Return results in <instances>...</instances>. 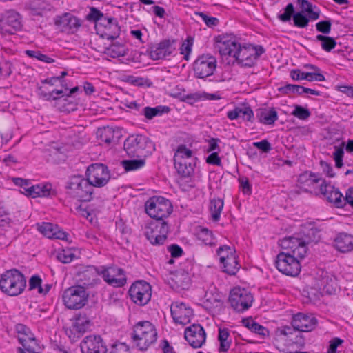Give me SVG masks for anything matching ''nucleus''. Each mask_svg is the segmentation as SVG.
Instances as JSON below:
<instances>
[{
	"label": "nucleus",
	"mask_w": 353,
	"mask_h": 353,
	"mask_svg": "<svg viewBox=\"0 0 353 353\" xmlns=\"http://www.w3.org/2000/svg\"><path fill=\"white\" fill-rule=\"evenodd\" d=\"M151 141L145 136L137 134L130 136L124 142V149L130 157H142L146 155Z\"/></svg>",
	"instance_id": "10"
},
{
	"label": "nucleus",
	"mask_w": 353,
	"mask_h": 353,
	"mask_svg": "<svg viewBox=\"0 0 353 353\" xmlns=\"http://www.w3.org/2000/svg\"><path fill=\"white\" fill-rule=\"evenodd\" d=\"M334 246L341 252H350L353 250V236L347 233H340L334 239Z\"/></svg>",
	"instance_id": "31"
},
{
	"label": "nucleus",
	"mask_w": 353,
	"mask_h": 353,
	"mask_svg": "<svg viewBox=\"0 0 353 353\" xmlns=\"http://www.w3.org/2000/svg\"><path fill=\"white\" fill-rule=\"evenodd\" d=\"M343 343V340L335 337L330 341V345L327 353H336L337 347Z\"/></svg>",
	"instance_id": "63"
},
{
	"label": "nucleus",
	"mask_w": 353,
	"mask_h": 353,
	"mask_svg": "<svg viewBox=\"0 0 353 353\" xmlns=\"http://www.w3.org/2000/svg\"><path fill=\"white\" fill-rule=\"evenodd\" d=\"M12 72V64L10 61L0 63V79L8 77Z\"/></svg>",
	"instance_id": "53"
},
{
	"label": "nucleus",
	"mask_w": 353,
	"mask_h": 353,
	"mask_svg": "<svg viewBox=\"0 0 353 353\" xmlns=\"http://www.w3.org/2000/svg\"><path fill=\"white\" fill-rule=\"evenodd\" d=\"M170 109L168 106L158 105L154 108L146 106L141 110V114L148 120H151L157 116L168 113Z\"/></svg>",
	"instance_id": "35"
},
{
	"label": "nucleus",
	"mask_w": 353,
	"mask_h": 353,
	"mask_svg": "<svg viewBox=\"0 0 353 353\" xmlns=\"http://www.w3.org/2000/svg\"><path fill=\"white\" fill-rule=\"evenodd\" d=\"M322 180L319 175L305 172L299 176L296 185L303 192L316 193Z\"/></svg>",
	"instance_id": "24"
},
{
	"label": "nucleus",
	"mask_w": 353,
	"mask_h": 353,
	"mask_svg": "<svg viewBox=\"0 0 353 353\" xmlns=\"http://www.w3.org/2000/svg\"><path fill=\"white\" fill-rule=\"evenodd\" d=\"M235 250L233 248L228 245L219 247L217 250V254L219 256L220 262L222 263L230 257V255H235Z\"/></svg>",
	"instance_id": "49"
},
{
	"label": "nucleus",
	"mask_w": 353,
	"mask_h": 353,
	"mask_svg": "<svg viewBox=\"0 0 353 353\" xmlns=\"http://www.w3.org/2000/svg\"><path fill=\"white\" fill-rule=\"evenodd\" d=\"M106 53L112 58H117L124 57L127 54V50L123 45L117 43L108 48Z\"/></svg>",
	"instance_id": "40"
},
{
	"label": "nucleus",
	"mask_w": 353,
	"mask_h": 353,
	"mask_svg": "<svg viewBox=\"0 0 353 353\" xmlns=\"http://www.w3.org/2000/svg\"><path fill=\"white\" fill-rule=\"evenodd\" d=\"M217 99H219V97H217L214 94H207L205 92H195L186 94L183 97V101L190 104L203 99L215 100Z\"/></svg>",
	"instance_id": "38"
},
{
	"label": "nucleus",
	"mask_w": 353,
	"mask_h": 353,
	"mask_svg": "<svg viewBox=\"0 0 353 353\" xmlns=\"http://www.w3.org/2000/svg\"><path fill=\"white\" fill-rule=\"evenodd\" d=\"M75 255L70 249H63L59 252L57 256V259L63 263H69L73 261Z\"/></svg>",
	"instance_id": "47"
},
{
	"label": "nucleus",
	"mask_w": 353,
	"mask_h": 353,
	"mask_svg": "<svg viewBox=\"0 0 353 353\" xmlns=\"http://www.w3.org/2000/svg\"><path fill=\"white\" fill-rule=\"evenodd\" d=\"M292 114L301 120H306L310 117L311 114L308 109L296 105H295Z\"/></svg>",
	"instance_id": "51"
},
{
	"label": "nucleus",
	"mask_w": 353,
	"mask_h": 353,
	"mask_svg": "<svg viewBox=\"0 0 353 353\" xmlns=\"http://www.w3.org/2000/svg\"><path fill=\"white\" fill-rule=\"evenodd\" d=\"M26 286L24 275L16 269L6 271L0 279V290L9 296L21 294Z\"/></svg>",
	"instance_id": "5"
},
{
	"label": "nucleus",
	"mask_w": 353,
	"mask_h": 353,
	"mask_svg": "<svg viewBox=\"0 0 353 353\" xmlns=\"http://www.w3.org/2000/svg\"><path fill=\"white\" fill-rule=\"evenodd\" d=\"M319 190L321 193L324 196L325 199L329 196H331L332 194H334V196H338V199L334 198V200L335 201H336V203L339 204L341 203L342 193L339 191L338 188H335L330 183H327L325 180H322L319 186Z\"/></svg>",
	"instance_id": "34"
},
{
	"label": "nucleus",
	"mask_w": 353,
	"mask_h": 353,
	"mask_svg": "<svg viewBox=\"0 0 353 353\" xmlns=\"http://www.w3.org/2000/svg\"><path fill=\"white\" fill-rule=\"evenodd\" d=\"M317 323V319L313 315L298 313L294 316L292 325L296 331L310 332L316 327Z\"/></svg>",
	"instance_id": "26"
},
{
	"label": "nucleus",
	"mask_w": 353,
	"mask_h": 353,
	"mask_svg": "<svg viewBox=\"0 0 353 353\" xmlns=\"http://www.w3.org/2000/svg\"><path fill=\"white\" fill-rule=\"evenodd\" d=\"M307 243L305 240L294 236L283 239L281 247L286 250L277 255L275 262L278 270L283 274L296 276L301 271L300 260L303 259L307 252Z\"/></svg>",
	"instance_id": "1"
},
{
	"label": "nucleus",
	"mask_w": 353,
	"mask_h": 353,
	"mask_svg": "<svg viewBox=\"0 0 353 353\" xmlns=\"http://www.w3.org/2000/svg\"><path fill=\"white\" fill-rule=\"evenodd\" d=\"M293 21L295 26L301 28L308 26L309 19L303 12H298L293 15Z\"/></svg>",
	"instance_id": "46"
},
{
	"label": "nucleus",
	"mask_w": 353,
	"mask_h": 353,
	"mask_svg": "<svg viewBox=\"0 0 353 353\" xmlns=\"http://www.w3.org/2000/svg\"><path fill=\"white\" fill-rule=\"evenodd\" d=\"M252 144L254 147L256 148L257 149L261 150L263 152H268L272 149L271 144L266 139L262 140L259 142H254Z\"/></svg>",
	"instance_id": "62"
},
{
	"label": "nucleus",
	"mask_w": 353,
	"mask_h": 353,
	"mask_svg": "<svg viewBox=\"0 0 353 353\" xmlns=\"http://www.w3.org/2000/svg\"><path fill=\"white\" fill-rule=\"evenodd\" d=\"M332 23L330 20L322 21L316 24L317 31L327 34L331 31Z\"/></svg>",
	"instance_id": "57"
},
{
	"label": "nucleus",
	"mask_w": 353,
	"mask_h": 353,
	"mask_svg": "<svg viewBox=\"0 0 353 353\" xmlns=\"http://www.w3.org/2000/svg\"><path fill=\"white\" fill-rule=\"evenodd\" d=\"M263 52L264 49L261 46H253L240 43L239 51L234 59L242 66L252 67Z\"/></svg>",
	"instance_id": "14"
},
{
	"label": "nucleus",
	"mask_w": 353,
	"mask_h": 353,
	"mask_svg": "<svg viewBox=\"0 0 353 353\" xmlns=\"http://www.w3.org/2000/svg\"><path fill=\"white\" fill-rule=\"evenodd\" d=\"M101 21L102 23L96 26L97 34L108 40H113L119 37L121 30L115 18L107 17Z\"/></svg>",
	"instance_id": "18"
},
{
	"label": "nucleus",
	"mask_w": 353,
	"mask_h": 353,
	"mask_svg": "<svg viewBox=\"0 0 353 353\" xmlns=\"http://www.w3.org/2000/svg\"><path fill=\"white\" fill-rule=\"evenodd\" d=\"M145 163V159H132L123 160L121 161V165L126 171L136 170L141 168Z\"/></svg>",
	"instance_id": "44"
},
{
	"label": "nucleus",
	"mask_w": 353,
	"mask_h": 353,
	"mask_svg": "<svg viewBox=\"0 0 353 353\" xmlns=\"http://www.w3.org/2000/svg\"><path fill=\"white\" fill-rule=\"evenodd\" d=\"M90 327V321L86 316H79L75 318L72 326L66 330V334L72 340L79 338Z\"/></svg>",
	"instance_id": "28"
},
{
	"label": "nucleus",
	"mask_w": 353,
	"mask_h": 353,
	"mask_svg": "<svg viewBox=\"0 0 353 353\" xmlns=\"http://www.w3.org/2000/svg\"><path fill=\"white\" fill-rule=\"evenodd\" d=\"M170 310L176 323L185 325L190 323L193 311L187 304L183 302H174L171 305Z\"/></svg>",
	"instance_id": "22"
},
{
	"label": "nucleus",
	"mask_w": 353,
	"mask_h": 353,
	"mask_svg": "<svg viewBox=\"0 0 353 353\" xmlns=\"http://www.w3.org/2000/svg\"><path fill=\"white\" fill-rule=\"evenodd\" d=\"M185 338L194 348H199L205 341L204 329L199 324H193L185 330Z\"/></svg>",
	"instance_id": "25"
},
{
	"label": "nucleus",
	"mask_w": 353,
	"mask_h": 353,
	"mask_svg": "<svg viewBox=\"0 0 353 353\" xmlns=\"http://www.w3.org/2000/svg\"><path fill=\"white\" fill-rule=\"evenodd\" d=\"M256 118L263 125H274L278 120V114L274 108H263L256 112Z\"/></svg>",
	"instance_id": "33"
},
{
	"label": "nucleus",
	"mask_w": 353,
	"mask_h": 353,
	"mask_svg": "<svg viewBox=\"0 0 353 353\" xmlns=\"http://www.w3.org/2000/svg\"><path fill=\"white\" fill-rule=\"evenodd\" d=\"M344 143L341 146H334V152H333V158L335 161L336 167L341 168L343 165V158L344 155L343 150Z\"/></svg>",
	"instance_id": "50"
},
{
	"label": "nucleus",
	"mask_w": 353,
	"mask_h": 353,
	"mask_svg": "<svg viewBox=\"0 0 353 353\" xmlns=\"http://www.w3.org/2000/svg\"><path fill=\"white\" fill-rule=\"evenodd\" d=\"M240 43L234 37L219 36L216 39V49L221 57H230L235 59Z\"/></svg>",
	"instance_id": "20"
},
{
	"label": "nucleus",
	"mask_w": 353,
	"mask_h": 353,
	"mask_svg": "<svg viewBox=\"0 0 353 353\" xmlns=\"http://www.w3.org/2000/svg\"><path fill=\"white\" fill-rule=\"evenodd\" d=\"M175 41L174 40H163L159 44L150 48V56L153 60L165 59L171 55L175 50Z\"/></svg>",
	"instance_id": "27"
},
{
	"label": "nucleus",
	"mask_w": 353,
	"mask_h": 353,
	"mask_svg": "<svg viewBox=\"0 0 353 353\" xmlns=\"http://www.w3.org/2000/svg\"><path fill=\"white\" fill-rule=\"evenodd\" d=\"M63 305L70 310H79L88 303V293L81 285H74L65 289L61 296Z\"/></svg>",
	"instance_id": "7"
},
{
	"label": "nucleus",
	"mask_w": 353,
	"mask_h": 353,
	"mask_svg": "<svg viewBox=\"0 0 353 353\" xmlns=\"http://www.w3.org/2000/svg\"><path fill=\"white\" fill-rule=\"evenodd\" d=\"M68 193L81 201H90L92 199L94 188L87 179L81 176H74L67 185Z\"/></svg>",
	"instance_id": "8"
},
{
	"label": "nucleus",
	"mask_w": 353,
	"mask_h": 353,
	"mask_svg": "<svg viewBox=\"0 0 353 353\" xmlns=\"http://www.w3.org/2000/svg\"><path fill=\"white\" fill-rule=\"evenodd\" d=\"M106 17L99 10L92 7L90 8V13L87 16V19L95 22L96 26L99 23H102L101 21H103Z\"/></svg>",
	"instance_id": "48"
},
{
	"label": "nucleus",
	"mask_w": 353,
	"mask_h": 353,
	"mask_svg": "<svg viewBox=\"0 0 353 353\" xmlns=\"http://www.w3.org/2000/svg\"><path fill=\"white\" fill-rule=\"evenodd\" d=\"M216 68V59L209 54L198 57L193 65L194 76L199 79H205L212 75Z\"/></svg>",
	"instance_id": "15"
},
{
	"label": "nucleus",
	"mask_w": 353,
	"mask_h": 353,
	"mask_svg": "<svg viewBox=\"0 0 353 353\" xmlns=\"http://www.w3.org/2000/svg\"><path fill=\"white\" fill-rule=\"evenodd\" d=\"M102 268L99 274L108 285L114 288H121L125 285L126 274L122 268L116 265Z\"/></svg>",
	"instance_id": "17"
},
{
	"label": "nucleus",
	"mask_w": 353,
	"mask_h": 353,
	"mask_svg": "<svg viewBox=\"0 0 353 353\" xmlns=\"http://www.w3.org/2000/svg\"><path fill=\"white\" fill-rule=\"evenodd\" d=\"M223 207V201L221 199H214L211 200L210 204V210L212 218L214 221L219 220L221 212Z\"/></svg>",
	"instance_id": "39"
},
{
	"label": "nucleus",
	"mask_w": 353,
	"mask_h": 353,
	"mask_svg": "<svg viewBox=\"0 0 353 353\" xmlns=\"http://www.w3.org/2000/svg\"><path fill=\"white\" fill-rule=\"evenodd\" d=\"M131 338L133 344L139 350L145 351L157 342L158 332L150 321H141L133 326Z\"/></svg>",
	"instance_id": "3"
},
{
	"label": "nucleus",
	"mask_w": 353,
	"mask_h": 353,
	"mask_svg": "<svg viewBox=\"0 0 353 353\" xmlns=\"http://www.w3.org/2000/svg\"><path fill=\"white\" fill-rule=\"evenodd\" d=\"M82 353H107L106 345L99 335H89L81 342Z\"/></svg>",
	"instance_id": "23"
},
{
	"label": "nucleus",
	"mask_w": 353,
	"mask_h": 353,
	"mask_svg": "<svg viewBox=\"0 0 353 353\" xmlns=\"http://www.w3.org/2000/svg\"><path fill=\"white\" fill-rule=\"evenodd\" d=\"M316 39L321 41V48L327 52L334 49L336 45V41L332 37L319 34L316 36Z\"/></svg>",
	"instance_id": "45"
},
{
	"label": "nucleus",
	"mask_w": 353,
	"mask_h": 353,
	"mask_svg": "<svg viewBox=\"0 0 353 353\" xmlns=\"http://www.w3.org/2000/svg\"><path fill=\"white\" fill-rule=\"evenodd\" d=\"M97 136L102 142L109 144L117 142L121 136V133L118 128L106 126L99 128Z\"/></svg>",
	"instance_id": "30"
},
{
	"label": "nucleus",
	"mask_w": 353,
	"mask_h": 353,
	"mask_svg": "<svg viewBox=\"0 0 353 353\" xmlns=\"http://www.w3.org/2000/svg\"><path fill=\"white\" fill-rule=\"evenodd\" d=\"M254 298L250 291L245 288H234L230 293L229 303L238 312L248 310L252 305Z\"/></svg>",
	"instance_id": "11"
},
{
	"label": "nucleus",
	"mask_w": 353,
	"mask_h": 353,
	"mask_svg": "<svg viewBox=\"0 0 353 353\" xmlns=\"http://www.w3.org/2000/svg\"><path fill=\"white\" fill-rule=\"evenodd\" d=\"M229 332L227 329H219V341L220 342L219 351L225 352L230 347L231 342L228 341Z\"/></svg>",
	"instance_id": "42"
},
{
	"label": "nucleus",
	"mask_w": 353,
	"mask_h": 353,
	"mask_svg": "<svg viewBox=\"0 0 353 353\" xmlns=\"http://www.w3.org/2000/svg\"><path fill=\"white\" fill-rule=\"evenodd\" d=\"M172 280L177 288H180L181 289L188 288L190 283L189 274L184 270L176 272L172 275Z\"/></svg>",
	"instance_id": "36"
},
{
	"label": "nucleus",
	"mask_w": 353,
	"mask_h": 353,
	"mask_svg": "<svg viewBox=\"0 0 353 353\" xmlns=\"http://www.w3.org/2000/svg\"><path fill=\"white\" fill-rule=\"evenodd\" d=\"M108 353H130L128 347L123 343L112 345Z\"/></svg>",
	"instance_id": "58"
},
{
	"label": "nucleus",
	"mask_w": 353,
	"mask_h": 353,
	"mask_svg": "<svg viewBox=\"0 0 353 353\" xmlns=\"http://www.w3.org/2000/svg\"><path fill=\"white\" fill-rule=\"evenodd\" d=\"M49 194L50 188H48V185H32L28 196L36 198L38 196H46L49 195Z\"/></svg>",
	"instance_id": "43"
},
{
	"label": "nucleus",
	"mask_w": 353,
	"mask_h": 353,
	"mask_svg": "<svg viewBox=\"0 0 353 353\" xmlns=\"http://www.w3.org/2000/svg\"><path fill=\"white\" fill-rule=\"evenodd\" d=\"M37 230L49 239H57L65 240L67 238L68 234L60 228L57 225L51 223H37Z\"/></svg>",
	"instance_id": "29"
},
{
	"label": "nucleus",
	"mask_w": 353,
	"mask_h": 353,
	"mask_svg": "<svg viewBox=\"0 0 353 353\" xmlns=\"http://www.w3.org/2000/svg\"><path fill=\"white\" fill-rule=\"evenodd\" d=\"M198 239L206 245L212 246L215 244L212 232L207 228H201L197 234Z\"/></svg>",
	"instance_id": "41"
},
{
	"label": "nucleus",
	"mask_w": 353,
	"mask_h": 353,
	"mask_svg": "<svg viewBox=\"0 0 353 353\" xmlns=\"http://www.w3.org/2000/svg\"><path fill=\"white\" fill-rule=\"evenodd\" d=\"M294 14V8L292 3H289L285 8L284 13L280 14L279 18L283 22L289 21L292 16Z\"/></svg>",
	"instance_id": "54"
},
{
	"label": "nucleus",
	"mask_w": 353,
	"mask_h": 353,
	"mask_svg": "<svg viewBox=\"0 0 353 353\" xmlns=\"http://www.w3.org/2000/svg\"><path fill=\"white\" fill-rule=\"evenodd\" d=\"M21 17L14 10L7 11L0 19V33L12 34L21 28Z\"/></svg>",
	"instance_id": "19"
},
{
	"label": "nucleus",
	"mask_w": 353,
	"mask_h": 353,
	"mask_svg": "<svg viewBox=\"0 0 353 353\" xmlns=\"http://www.w3.org/2000/svg\"><path fill=\"white\" fill-rule=\"evenodd\" d=\"M13 182L16 185L22 188L24 190V193L28 196L29 190L32 186L30 181L23 179L22 178H14Z\"/></svg>",
	"instance_id": "56"
},
{
	"label": "nucleus",
	"mask_w": 353,
	"mask_h": 353,
	"mask_svg": "<svg viewBox=\"0 0 353 353\" xmlns=\"http://www.w3.org/2000/svg\"><path fill=\"white\" fill-rule=\"evenodd\" d=\"M85 174L93 188L104 187L110 179L108 167L101 163H94L88 166Z\"/></svg>",
	"instance_id": "12"
},
{
	"label": "nucleus",
	"mask_w": 353,
	"mask_h": 353,
	"mask_svg": "<svg viewBox=\"0 0 353 353\" xmlns=\"http://www.w3.org/2000/svg\"><path fill=\"white\" fill-rule=\"evenodd\" d=\"M239 182L240 183V188L245 194H250L252 192V187L250 184L249 179L247 176H239Z\"/></svg>",
	"instance_id": "55"
},
{
	"label": "nucleus",
	"mask_w": 353,
	"mask_h": 353,
	"mask_svg": "<svg viewBox=\"0 0 353 353\" xmlns=\"http://www.w3.org/2000/svg\"><path fill=\"white\" fill-rule=\"evenodd\" d=\"M10 221L9 213L1 205H0V227H3Z\"/></svg>",
	"instance_id": "64"
},
{
	"label": "nucleus",
	"mask_w": 353,
	"mask_h": 353,
	"mask_svg": "<svg viewBox=\"0 0 353 353\" xmlns=\"http://www.w3.org/2000/svg\"><path fill=\"white\" fill-rule=\"evenodd\" d=\"M145 210L151 218L155 219L154 221H165L164 219L172 212V205L164 197L152 196L145 202Z\"/></svg>",
	"instance_id": "6"
},
{
	"label": "nucleus",
	"mask_w": 353,
	"mask_h": 353,
	"mask_svg": "<svg viewBox=\"0 0 353 353\" xmlns=\"http://www.w3.org/2000/svg\"><path fill=\"white\" fill-rule=\"evenodd\" d=\"M17 339L21 347L17 348V353H39L41 346L36 340L30 330L23 324L16 327Z\"/></svg>",
	"instance_id": "9"
},
{
	"label": "nucleus",
	"mask_w": 353,
	"mask_h": 353,
	"mask_svg": "<svg viewBox=\"0 0 353 353\" xmlns=\"http://www.w3.org/2000/svg\"><path fill=\"white\" fill-rule=\"evenodd\" d=\"M303 88V86L301 85L288 84L285 86L283 87L282 90L286 94L297 93L298 94H302Z\"/></svg>",
	"instance_id": "60"
},
{
	"label": "nucleus",
	"mask_w": 353,
	"mask_h": 353,
	"mask_svg": "<svg viewBox=\"0 0 353 353\" xmlns=\"http://www.w3.org/2000/svg\"><path fill=\"white\" fill-rule=\"evenodd\" d=\"M228 118L232 121L241 117L244 121L252 122L254 119V112L249 106H238L234 110L228 111Z\"/></svg>",
	"instance_id": "32"
},
{
	"label": "nucleus",
	"mask_w": 353,
	"mask_h": 353,
	"mask_svg": "<svg viewBox=\"0 0 353 353\" xmlns=\"http://www.w3.org/2000/svg\"><path fill=\"white\" fill-rule=\"evenodd\" d=\"M54 24L57 29L67 34L76 32L81 26L80 19L68 12L57 16Z\"/></svg>",
	"instance_id": "21"
},
{
	"label": "nucleus",
	"mask_w": 353,
	"mask_h": 353,
	"mask_svg": "<svg viewBox=\"0 0 353 353\" xmlns=\"http://www.w3.org/2000/svg\"><path fill=\"white\" fill-rule=\"evenodd\" d=\"M322 285H323V290L326 293L332 294L336 292V283L334 279L331 278L328 280V279L323 278Z\"/></svg>",
	"instance_id": "52"
},
{
	"label": "nucleus",
	"mask_w": 353,
	"mask_h": 353,
	"mask_svg": "<svg viewBox=\"0 0 353 353\" xmlns=\"http://www.w3.org/2000/svg\"><path fill=\"white\" fill-rule=\"evenodd\" d=\"M221 263L223 264V271L230 275L236 274L240 268L236 255H230V257Z\"/></svg>",
	"instance_id": "37"
},
{
	"label": "nucleus",
	"mask_w": 353,
	"mask_h": 353,
	"mask_svg": "<svg viewBox=\"0 0 353 353\" xmlns=\"http://www.w3.org/2000/svg\"><path fill=\"white\" fill-rule=\"evenodd\" d=\"M192 43L189 40L183 42L180 48V53L184 56L185 60L189 59L190 54L192 51Z\"/></svg>",
	"instance_id": "59"
},
{
	"label": "nucleus",
	"mask_w": 353,
	"mask_h": 353,
	"mask_svg": "<svg viewBox=\"0 0 353 353\" xmlns=\"http://www.w3.org/2000/svg\"><path fill=\"white\" fill-rule=\"evenodd\" d=\"M128 292L134 303L139 305H145L151 299L152 288L145 281H137L131 285Z\"/></svg>",
	"instance_id": "16"
},
{
	"label": "nucleus",
	"mask_w": 353,
	"mask_h": 353,
	"mask_svg": "<svg viewBox=\"0 0 353 353\" xmlns=\"http://www.w3.org/2000/svg\"><path fill=\"white\" fill-rule=\"evenodd\" d=\"M169 232V227L165 221H151L145 228L147 239L154 245H163Z\"/></svg>",
	"instance_id": "13"
},
{
	"label": "nucleus",
	"mask_w": 353,
	"mask_h": 353,
	"mask_svg": "<svg viewBox=\"0 0 353 353\" xmlns=\"http://www.w3.org/2000/svg\"><path fill=\"white\" fill-rule=\"evenodd\" d=\"M198 158L192 150L181 144L177 147L174 155V165L177 173L183 178L194 175L198 163Z\"/></svg>",
	"instance_id": "4"
},
{
	"label": "nucleus",
	"mask_w": 353,
	"mask_h": 353,
	"mask_svg": "<svg viewBox=\"0 0 353 353\" xmlns=\"http://www.w3.org/2000/svg\"><path fill=\"white\" fill-rule=\"evenodd\" d=\"M274 344L281 352L294 353L303 347L305 342L303 337L297 334L293 327L283 326L275 331Z\"/></svg>",
	"instance_id": "2"
},
{
	"label": "nucleus",
	"mask_w": 353,
	"mask_h": 353,
	"mask_svg": "<svg viewBox=\"0 0 353 353\" xmlns=\"http://www.w3.org/2000/svg\"><path fill=\"white\" fill-rule=\"evenodd\" d=\"M219 152L217 151L211 152L206 159V163L210 165L220 166L221 165V159L219 156Z\"/></svg>",
	"instance_id": "61"
}]
</instances>
